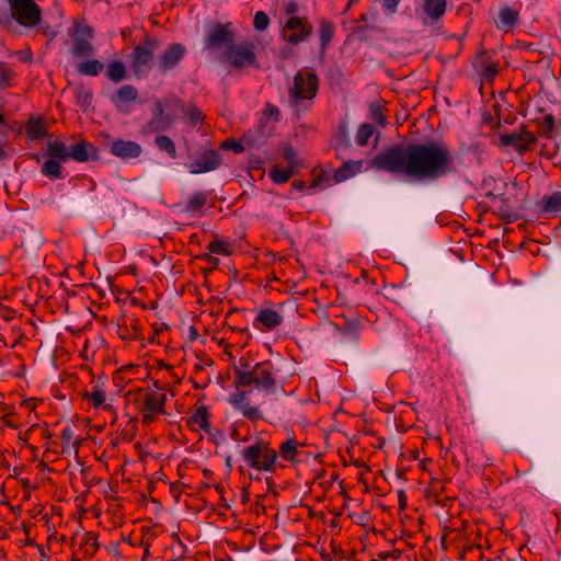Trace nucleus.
I'll list each match as a JSON object with an SVG mask.
<instances>
[{
	"mask_svg": "<svg viewBox=\"0 0 561 561\" xmlns=\"http://www.w3.org/2000/svg\"><path fill=\"white\" fill-rule=\"evenodd\" d=\"M541 208L545 213L556 214L561 211V192L556 191L541 198Z\"/></svg>",
	"mask_w": 561,
	"mask_h": 561,
	"instance_id": "7c9ffc66",
	"label": "nucleus"
},
{
	"mask_svg": "<svg viewBox=\"0 0 561 561\" xmlns=\"http://www.w3.org/2000/svg\"><path fill=\"white\" fill-rule=\"evenodd\" d=\"M401 0H383L385 10L388 13H394Z\"/></svg>",
	"mask_w": 561,
	"mask_h": 561,
	"instance_id": "8fccbe9b",
	"label": "nucleus"
},
{
	"mask_svg": "<svg viewBox=\"0 0 561 561\" xmlns=\"http://www.w3.org/2000/svg\"><path fill=\"white\" fill-rule=\"evenodd\" d=\"M186 47L181 43L170 44L158 57V68L162 72L174 69L186 55Z\"/></svg>",
	"mask_w": 561,
	"mask_h": 561,
	"instance_id": "4468645a",
	"label": "nucleus"
},
{
	"mask_svg": "<svg viewBox=\"0 0 561 561\" xmlns=\"http://www.w3.org/2000/svg\"><path fill=\"white\" fill-rule=\"evenodd\" d=\"M268 112H270V114H271V115H272V114H274V113L278 114V108H277V107H274V106H271V107L268 108Z\"/></svg>",
	"mask_w": 561,
	"mask_h": 561,
	"instance_id": "13d9d810",
	"label": "nucleus"
},
{
	"mask_svg": "<svg viewBox=\"0 0 561 561\" xmlns=\"http://www.w3.org/2000/svg\"><path fill=\"white\" fill-rule=\"evenodd\" d=\"M374 131L375 128L371 124H362L356 133V144L360 147L366 146Z\"/></svg>",
	"mask_w": 561,
	"mask_h": 561,
	"instance_id": "58836bf2",
	"label": "nucleus"
},
{
	"mask_svg": "<svg viewBox=\"0 0 561 561\" xmlns=\"http://www.w3.org/2000/svg\"><path fill=\"white\" fill-rule=\"evenodd\" d=\"M283 11L284 13L287 15V19H291V18H300L298 15V12H299V5L296 1L294 0H289V1H286L284 4H283Z\"/></svg>",
	"mask_w": 561,
	"mask_h": 561,
	"instance_id": "a18cd8bd",
	"label": "nucleus"
},
{
	"mask_svg": "<svg viewBox=\"0 0 561 561\" xmlns=\"http://www.w3.org/2000/svg\"><path fill=\"white\" fill-rule=\"evenodd\" d=\"M297 442L294 438H288L279 446V456L285 460L293 462L297 455Z\"/></svg>",
	"mask_w": 561,
	"mask_h": 561,
	"instance_id": "72a5a7b5",
	"label": "nucleus"
},
{
	"mask_svg": "<svg viewBox=\"0 0 561 561\" xmlns=\"http://www.w3.org/2000/svg\"><path fill=\"white\" fill-rule=\"evenodd\" d=\"M61 437L62 439H65L67 443H70L72 437H73V432L71 430V427L67 426L66 428L62 430V434H61Z\"/></svg>",
	"mask_w": 561,
	"mask_h": 561,
	"instance_id": "3c124183",
	"label": "nucleus"
},
{
	"mask_svg": "<svg viewBox=\"0 0 561 561\" xmlns=\"http://www.w3.org/2000/svg\"><path fill=\"white\" fill-rule=\"evenodd\" d=\"M108 151L121 160L128 161L140 157L142 148L136 141L118 138L108 144Z\"/></svg>",
	"mask_w": 561,
	"mask_h": 561,
	"instance_id": "dca6fc26",
	"label": "nucleus"
},
{
	"mask_svg": "<svg viewBox=\"0 0 561 561\" xmlns=\"http://www.w3.org/2000/svg\"><path fill=\"white\" fill-rule=\"evenodd\" d=\"M7 158V153L4 151V148L2 145H0V160H3Z\"/></svg>",
	"mask_w": 561,
	"mask_h": 561,
	"instance_id": "6e6d98bb",
	"label": "nucleus"
},
{
	"mask_svg": "<svg viewBox=\"0 0 561 561\" xmlns=\"http://www.w3.org/2000/svg\"><path fill=\"white\" fill-rule=\"evenodd\" d=\"M330 185L329 175L323 170L314 169L312 171V180L308 185L309 190L324 188Z\"/></svg>",
	"mask_w": 561,
	"mask_h": 561,
	"instance_id": "c9c22d12",
	"label": "nucleus"
},
{
	"mask_svg": "<svg viewBox=\"0 0 561 561\" xmlns=\"http://www.w3.org/2000/svg\"><path fill=\"white\" fill-rule=\"evenodd\" d=\"M207 202V194L204 192H197L193 194L186 203L185 209L194 213L202 209Z\"/></svg>",
	"mask_w": 561,
	"mask_h": 561,
	"instance_id": "e433bc0d",
	"label": "nucleus"
},
{
	"mask_svg": "<svg viewBox=\"0 0 561 561\" xmlns=\"http://www.w3.org/2000/svg\"><path fill=\"white\" fill-rule=\"evenodd\" d=\"M26 136L33 141L43 139L47 136V129L42 117H30L26 124Z\"/></svg>",
	"mask_w": 561,
	"mask_h": 561,
	"instance_id": "b1692460",
	"label": "nucleus"
},
{
	"mask_svg": "<svg viewBox=\"0 0 561 561\" xmlns=\"http://www.w3.org/2000/svg\"><path fill=\"white\" fill-rule=\"evenodd\" d=\"M5 1L8 2V4H9V3H11V2H13V0H5Z\"/></svg>",
	"mask_w": 561,
	"mask_h": 561,
	"instance_id": "e2e57ef3",
	"label": "nucleus"
},
{
	"mask_svg": "<svg viewBox=\"0 0 561 561\" xmlns=\"http://www.w3.org/2000/svg\"><path fill=\"white\" fill-rule=\"evenodd\" d=\"M159 47V42L147 36L144 44L134 47L130 54V66L136 78H147L151 70L154 58V51Z\"/></svg>",
	"mask_w": 561,
	"mask_h": 561,
	"instance_id": "6e6552de",
	"label": "nucleus"
},
{
	"mask_svg": "<svg viewBox=\"0 0 561 561\" xmlns=\"http://www.w3.org/2000/svg\"><path fill=\"white\" fill-rule=\"evenodd\" d=\"M363 167V161H353L348 160L339 168L333 175V180L335 183H340L346 181L347 179L354 176L356 173L360 172Z\"/></svg>",
	"mask_w": 561,
	"mask_h": 561,
	"instance_id": "5701e85b",
	"label": "nucleus"
},
{
	"mask_svg": "<svg viewBox=\"0 0 561 561\" xmlns=\"http://www.w3.org/2000/svg\"><path fill=\"white\" fill-rule=\"evenodd\" d=\"M42 557L46 558V553L42 550Z\"/></svg>",
	"mask_w": 561,
	"mask_h": 561,
	"instance_id": "680f3d73",
	"label": "nucleus"
},
{
	"mask_svg": "<svg viewBox=\"0 0 561 561\" xmlns=\"http://www.w3.org/2000/svg\"><path fill=\"white\" fill-rule=\"evenodd\" d=\"M255 46L251 42L240 44L232 43L226 49L222 59L230 62L234 68H244L256 65Z\"/></svg>",
	"mask_w": 561,
	"mask_h": 561,
	"instance_id": "9b49d317",
	"label": "nucleus"
},
{
	"mask_svg": "<svg viewBox=\"0 0 561 561\" xmlns=\"http://www.w3.org/2000/svg\"><path fill=\"white\" fill-rule=\"evenodd\" d=\"M228 402L237 410L243 417L251 422L263 419V414L257 405L251 403L250 391L237 390L229 396Z\"/></svg>",
	"mask_w": 561,
	"mask_h": 561,
	"instance_id": "ddd939ff",
	"label": "nucleus"
},
{
	"mask_svg": "<svg viewBox=\"0 0 561 561\" xmlns=\"http://www.w3.org/2000/svg\"><path fill=\"white\" fill-rule=\"evenodd\" d=\"M254 30L257 32H264L270 26V18L264 11H257L253 19Z\"/></svg>",
	"mask_w": 561,
	"mask_h": 561,
	"instance_id": "a19ab883",
	"label": "nucleus"
},
{
	"mask_svg": "<svg viewBox=\"0 0 561 561\" xmlns=\"http://www.w3.org/2000/svg\"><path fill=\"white\" fill-rule=\"evenodd\" d=\"M49 153L58 157L64 162L75 160L77 162H87L90 159H96L98 149L90 142L82 140L70 147L64 142L55 140L49 141Z\"/></svg>",
	"mask_w": 561,
	"mask_h": 561,
	"instance_id": "0eeeda50",
	"label": "nucleus"
},
{
	"mask_svg": "<svg viewBox=\"0 0 561 561\" xmlns=\"http://www.w3.org/2000/svg\"><path fill=\"white\" fill-rule=\"evenodd\" d=\"M278 369L270 362L263 360L251 365L241 358L233 367L234 385L238 387H254L266 394H273L279 388Z\"/></svg>",
	"mask_w": 561,
	"mask_h": 561,
	"instance_id": "f03ea898",
	"label": "nucleus"
},
{
	"mask_svg": "<svg viewBox=\"0 0 561 561\" xmlns=\"http://www.w3.org/2000/svg\"><path fill=\"white\" fill-rule=\"evenodd\" d=\"M70 38V54L73 57H89L94 54V47L91 43L93 37V30L81 23L75 24L68 31Z\"/></svg>",
	"mask_w": 561,
	"mask_h": 561,
	"instance_id": "9d476101",
	"label": "nucleus"
},
{
	"mask_svg": "<svg viewBox=\"0 0 561 561\" xmlns=\"http://www.w3.org/2000/svg\"><path fill=\"white\" fill-rule=\"evenodd\" d=\"M211 254L213 253H210V252L209 253H204V254H202L199 256V259L203 262L207 263L211 268H216L219 265L220 261H219L218 257L213 256Z\"/></svg>",
	"mask_w": 561,
	"mask_h": 561,
	"instance_id": "09e8293b",
	"label": "nucleus"
},
{
	"mask_svg": "<svg viewBox=\"0 0 561 561\" xmlns=\"http://www.w3.org/2000/svg\"><path fill=\"white\" fill-rule=\"evenodd\" d=\"M370 113H371V119H374L380 126H386L387 119L383 116L381 108L379 106H371Z\"/></svg>",
	"mask_w": 561,
	"mask_h": 561,
	"instance_id": "de8ad7c7",
	"label": "nucleus"
},
{
	"mask_svg": "<svg viewBox=\"0 0 561 561\" xmlns=\"http://www.w3.org/2000/svg\"><path fill=\"white\" fill-rule=\"evenodd\" d=\"M141 546L144 547V554L141 561H149V559L151 558L150 545L148 542H142Z\"/></svg>",
	"mask_w": 561,
	"mask_h": 561,
	"instance_id": "603ef678",
	"label": "nucleus"
},
{
	"mask_svg": "<svg viewBox=\"0 0 561 561\" xmlns=\"http://www.w3.org/2000/svg\"><path fill=\"white\" fill-rule=\"evenodd\" d=\"M153 386L154 389L138 388L126 393L127 400L136 407L145 424L152 423L157 415L165 413L167 396L158 381H154Z\"/></svg>",
	"mask_w": 561,
	"mask_h": 561,
	"instance_id": "20e7f679",
	"label": "nucleus"
},
{
	"mask_svg": "<svg viewBox=\"0 0 561 561\" xmlns=\"http://www.w3.org/2000/svg\"><path fill=\"white\" fill-rule=\"evenodd\" d=\"M104 68L103 62L98 59H88L81 61L77 66V70L81 76L96 77Z\"/></svg>",
	"mask_w": 561,
	"mask_h": 561,
	"instance_id": "c756f323",
	"label": "nucleus"
},
{
	"mask_svg": "<svg viewBox=\"0 0 561 561\" xmlns=\"http://www.w3.org/2000/svg\"><path fill=\"white\" fill-rule=\"evenodd\" d=\"M175 105L182 108L181 103L178 100L168 101L167 106ZM152 117L147 122L144 127L145 133H158L167 130L172 127L175 118L169 114H165V104L160 100H156L152 105Z\"/></svg>",
	"mask_w": 561,
	"mask_h": 561,
	"instance_id": "f8f14e48",
	"label": "nucleus"
},
{
	"mask_svg": "<svg viewBox=\"0 0 561 561\" xmlns=\"http://www.w3.org/2000/svg\"><path fill=\"white\" fill-rule=\"evenodd\" d=\"M296 172V169L293 167L280 168L279 165H274L270 172L268 176L275 184L286 183Z\"/></svg>",
	"mask_w": 561,
	"mask_h": 561,
	"instance_id": "2f4dec72",
	"label": "nucleus"
},
{
	"mask_svg": "<svg viewBox=\"0 0 561 561\" xmlns=\"http://www.w3.org/2000/svg\"><path fill=\"white\" fill-rule=\"evenodd\" d=\"M3 493V488L0 485V495Z\"/></svg>",
	"mask_w": 561,
	"mask_h": 561,
	"instance_id": "052dcab7",
	"label": "nucleus"
},
{
	"mask_svg": "<svg viewBox=\"0 0 561 561\" xmlns=\"http://www.w3.org/2000/svg\"><path fill=\"white\" fill-rule=\"evenodd\" d=\"M170 561H175L174 559L170 560Z\"/></svg>",
	"mask_w": 561,
	"mask_h": 561,
	"instance_id": "0e129e2a",
	"label": "nucleus"
},
{
	"mask_svg": "<svg viewBox=\"0 0 561 561\" xmlns=\"http://www.w3.org/2000/svg\"><path fill=\"white\" fill-rule=\"evenodd\" d=\"M518 22V13L511 7H503L499 11L496 26L500 30H508Z\"/></svg>",
	"mask_w": 561,
	"mask_h": 561,
	"instance_id": "a878e982",
	"label": "nucleus"
},
{
	"mask_svg": "<svg viewBox=\"0 0 561 561\" xmlns=\"http://www.w3.org/2000/svg\"><path fill=\"white\" fill-rule=\"evenodd\" d=\"M203 118H204V115H203L202 111L194 105L190 106L185 112V119L191 125H194V126L197 125L199 122L203 121Z\"/></svg>",
	"mask_w": 561,
	"mask_h": 561,
	"instance_id": "79ce46f5",
	"label": "nucleus"
},
{
	"mask_svg": "<svg viewBox=\"0 0 561 561\" xmlns=\"http://www.w3.org/2000/svg\"><path fill=\"white\" fill-rule=\"evenodd\" d=\"M283 321L284 317L276 310L271 308H262L257 311L253 325L255 329L264 332L279 327Z\"/></svg>",
	"mask_w": 561,
	"mask_h": 561,
	"instance_id": "6ab92c4d",
	"label": "nucleus"
},
{
	"mask_svg": "<svg viewBox=\"0 0 561 561\" xmlns=\"http://www.w3.org/2000/svg\"><path fill=\"white\" fill-rule=\"evenodd\" d=\"M138 96L137 89L131 84H126L119 88L116 92V95L113 98V103L115 106L123 112V104H128L134 102Z\"/></svg>",
	"mask_w": 561,
	"mask_h": 561,
	"instance_id": "393cba45",
	"label": "nucleus"
},
{
	"mask_svg": "<svg viewBox=\"0 0 561 561\" xmlns=\"http://www.w3.org/2000/svg\"><path fill=\"white\" fill-rule=\"evenodd\" d=\"M318 89L319 79L313 71L307 69L297 71L293 84L288 88L289 104L297 115L312 107Z\"/></svg>",
	"mask_w": 561,
	"mask_h": 561,
	"instance_id": "7ed1b4c3",
	"label": "nucleus"
},
{
	"mask_svg": "<svg viewBox=\"0 0 561 561\" xmlns=\"http://www.w3.org/2000/svg\"><path fill=\"white\" fill-rule=\"evenodd\" d=\"M82 543L87 547L85 553H89L90 556H92L99 548L98 538L92 533L84 534Z\"/></svg>",
	"mask_w": 561,
	"mask_h": 561,
	"instance_id": "37998d69",
	"label": "nucleus"
},
{
	"mask_svg": "<svg viewBox=\"0 0 561 561\" xmlns=\"http://www.w3.org/2000/svg\"><path fill=\"white\" fill-rule=\"evenodd\" d=\"M291 186L294 190L304 191L305 188H308L307 184L302 180H296L291 183Z\"/></svg>",
	"mask_w": 561,
	"mask_h": 561,
	"instance_id": "5fc2aeb1",
	"label": "nucleus"
},
{
	"mask_svg": "<svg viewBox=\"0 0 561 561\" xmlns=\"http://www.w3.org/2000/svg\"><path fill=\"white\" fill-rule=\"evenodd\" d=\"M10 12H0V27L10 30L13 21L24 27H34L41 22L42 10L34 0H13Z\"/></svg>",
	"mask_w": 561,
	"mask_h": 561,
	"instance_id": "39448f33",
	"label": "nucleus"
},
{
	"mask_svg": "<svg viewBox=\"0 0 561 561\" xmlns=\"http://www.w3.org/2000/svg\"><path fill=\"white\" fill-rule=\"evenodd\" d=\"M4 123V117L3 115L0 113V124H3Z\"/></svg>",
	"mask_w": 561,
	"mask_h": 561,
	"instance_id": "bf43d9fd",
	"label": "nucleus"
},
{
	"mask_svg": "<svg viewBox=\"0 0 561 561\" xmlns=\"http://www.w3.org/2000/svg\"><path fill=\"white\" fill-rule=\"evenodd\" d=\"M369 164L414 183L436 182L455 170L453 151L443 140L394 145L374 157Z\"/></svg>",
	"mask_w": 561,
	"mask_h": 561,
	"instance_id": "f257e3e1",
	"label": "nucleus"
},
{
	"mask_svg": "<svg viewBox=\"0 0 561 561\" xmlns=\"http://www.w3.org/2000/svg\"><path fill=\"white\" fill-rule=\"evenodd\" d=\"M221 164V157L215 150L204 151L195 161L188 164L192 174L206 173L216 170Z\"/></svg>",
	"mask_w": 561,
	"mask_h": 561,
	"instance_id": "a211bd4d",
	"label": "nucleus"
},
{
	"mask_svg": "<svg viewBox=\"0 0 561 561\" xmlns=\"http://www.w3.org/2000/svg\"><path fill=\"white\" fill-rule=\"evenodd\" d=\"M481 71H482V76L488 79V80H491L495 77V75L499 71V66L495 62H489V64H485V65H482L481 66Z\"/></svg>",
	"mask_w": 561,
	"mask_h": 561,
	"instance_id": "49530a36",
	"label": "nucleus"
},
{
	"mask_svg": "<svg viewBox=\"0 0 561 561\" xmlns=\"http://www.w3.org/2000/svg\"><path fill=\"white\" fill-rule=\"evenodd\" d=\"M207 250L213 254L229 256L232 253L233 247L228 241L214 240L207 245Z\"/></svg>",
	"mask_w": 561,
	"mask_h": 561,
	"instance_id": "f704fd0d",
	"label": "nucleus"
},
{
	"mask_svg": "<svg viewBox=\"0 0 561 561\" xmlns=\"http://www.w3.org/2000/svg\"><path fill=\"white\" fill-rule=\"evenodd\" d=\"M447 8V1L446 0H424L423 10L425 14L432 20H438L440 19Z\"/></svg>",
	"mask_w": 561,
	"mask_h": 561,
	"instance_id": "bb28decb",
	"label": "nucleus"
},
{
	"mask_svg": "<svg viewBox=\"0 0 561 561\" xmlns=\"http://www.w3.org/2000/svg\"><path fill=\"white\" fill-rule=\"evenodd\" d=\"M154 145L160 151L165 152L171 159H175L178 157L175 144L169 136H157L154 139Z\"/></svg>",
	"mask_w": 561,
	"mask_h": 561,
	"instance_id": "473e14b6",
	"label": "nucleus"
},
{
	"mask_svg": "<svg viewBox=\"0 0 561 561\" xmlns=\"http://www.w3.org/2000/svg\"><path fill=\"white\" fill-rule=\"evenodd\" d=\"M231 438L234 439V440H238L239 439V433L238 431L234 428L231 433Z\"/></svg>",
	"mask_w": 561,
	"mask_h": 561,
	"instance_id": "4d7b16f0",
	"label": "nucleus"
},
{
	"mask_svg": "<svg viewBox=\"0 0 561 561\" xmlns=\"http://www.w3.org/2000/svg\"><path fill=\"white\" fill-rule=\"evenodd\" d=\"M210 414L206 405H199L187 420V425L192 431L202 430L206 433L210 431Z\"/></svg>",
	"mask_w": 561,
	"mask_h": 561,
	"instance_id": "aec40b11",
	"label": "nucleus"
},
{
	"mask_svg": "<svg viewBox=\"0 0 561 561\" xmlns=\"http://www.w3.org/2000/svg\"><path fill=\"white\" fill-rule=\"evenodd\" d=\"M46 157L48 158L45 163L42 165V173L50 180L62 179V167L61 163H65L58 157H53L49 153V141L46 145Z\"/></svg>",
	"mask_w": 561,
	"mask_h": 561,
	"instance_id": "412c9836",
	"label": "nucleus"
},
{
	"mask_svg": "<svg viewBox=\"0 0 561 561\" xmlns=\"http://www.w3.org/2000/svg\"><path fill=\"white\" fill-rule=\"evenodd\" d=\"M334 35V24L329 20H321L319 24L320 51L325 53Z\"/></svg>",
	"mask_w": 561,
	"mask_h": 561,
	"instance_id": "cd10ccee",
	"label": "nucleus"
},
{
	"mask_svg": "<svg viewBox=\"0 0 561 561\" xmlns=\"http://www.w3.org/2000/svg\"><path fill=\"white\" fill-rule=\"evenodd\" d=\"M313 33V26L306 16L286 19L280 26L282 38L290 45L306 42Z\"/></svg>",
	"mask_w": 561,
	"mask_h": 561,
	"instance_id": "1a4fd4ad",
	"label": "nucleus"
},
{
	"mask_svg": "<svg viewBox=\"0 0 561 561\" xmlns=\"http://www.w3.org/2000/svg\"><path fill=\"white\" fill-rule=\"evenodd\" d=\"M242 459L249 468L272 472L275 469L277 453L264 442H256L242 451Z\"/></svg>",
	"mask_w": 561,
	"mask_h": 561,
	"instance_id": "423d86ee",
	"label": "nucleus"
},
{
	"mask_svg": "<svg viewBox=\"0 0 561 561\" xmlns=\"http://www.w3.org/2000/svg\"><path fill=\"white\" fill-rule=\"evenodd\" d=\"M14 78L13 69L5 62H0V90H5L12 85Z\"/></svg>",
	"mask_w": 561,
	"mask_h": 561,
	"instance_id": "4c0bfd02",
	"label": "nucleus"
},
{
	"mask_svg": "<svg viewBox=\"0 0 561 561\" xmlns=\"http://www.w3.org/2000/svg\"><path fill=\"white\" fill-rule=\"evenodd\" d=\"M282 154H283V158L288 162L289 167H293L295 169L297 168V165H298L297 152L291 146H289V145L285 146L283 148Z\"/></svg>",
	"mask_w": 561,
	"mask_h": 561,
	"instance_id": "c03bdc74",
	"label": "nucleus"
},
{
	"mask_svg": "<svg viewBox=\"0 0 561 561\" xmlns=\"http://www.w3.org/2000/svg\"><path fill=\"white\" fill-rule=\"evenodd\" d=\"M126 67L121 60H113L106 67V78L114 83H118L126 78Z\"/></svg>",
	"mask_w": 561,
	"mask_h": 561,
	"instance_id": "c85d7f7f",
	"label": "nucleus"
},
{
	"mask_svg": "<svg viewBox=\"0 0 561 561\" xmlns=\"http://www.w3.org/2000/svg\"><path fill=\"white\" fill-rule=\"evenodd\" d=\"M500 140L503 146L514 147L518 152L523 153L531 149L537 138L533 133L520 129L519 131L502 135Z\"/></svg>",
	"mask_w": 561,
	"mask_h": 561,
	"instance_id": "2eb2a0df",
	"label": "nucleus"
},
{
	"mask_svg": "<svg viewBox=\"0 0 561 561\" xmlns=\"http://www.w3.org/2000/svg\"><path fill=\"white\" fill-rule=\"evenodd\" d=\"M83 399L88 400L94 409L112 410V405L106 402L104 389L99 385L93 386L90 391H85Z\"/></svg>",
	"mask_w": 561,
	"mask_h": 561,
	"instance_id": "4be33fe9",
	"label": "nucleus"
},
{
	"mask_svg": "<svg viewBox=\"0 0 561 561\" xmlns=\"http://www.w3.org/2000/svg\"><path fill=\"white\" fill-rule=\"evenodd\" d=\"M233 43V32L230 30V24H217L211 28L206 36V46L209 49H219Z\"/></svg>",
	"mask_w": 561,
	"mask_h": 561,
	"instance_id": "f3484780",
	"label": "nucleus"
},
{
	"mask_svg": "<svg viewBox=\"0 0 561 561\" xmlns=\"http://www.w3.org/2000/svg\"><path fill=\"white\" fill-rule=\"evenodd\" d=\"M222 146L224 147H229V148L233 149L236 152H242L243 151V147L241 146V144L237 142L234 140H232L229 145H228V142H225Z\"/></svg>",
	"mask_w": 561,
	"mask_h": 561,
	"instance_id": "864d4df0",
	"label": "nucleus"
},
{
	"mask_svg": "<svg viewBox=\"0 0 561 561\" xmlns=\"http://www.w3.org/2000/svg\"><path fill=\"white\" fill-rule=\"evenodd\" d=\"M537 125L545 136H550L554 129V117L551 114H542L536 118Z\"/></svg>",
	"mask_w": 561,
	"mask_h": 561,
	"instance_id": "ea45409f",
	"label": "nucleus"
}]
</instances>
